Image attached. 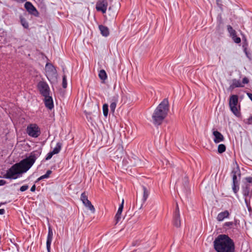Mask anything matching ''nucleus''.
I'll return each mask as SVG.
<instances>
[{
	"label": "nucleus",
	"instance_id": "nucleus-1",
	"mask_svg": "<svg viewBox=\"0 0 252 252\" xmlns=\"http://www.w3.org/2000/svg\"><path fill=\"white\" fill-rule=\"evenodd\" d=\"M40 150L32 152L28 158L12 165L7 171L4 177L7 179H16L17 175L26 172L33 164L36 159L41 154Z\"/></svg>",
	"mask_w": 252,
	"mask_h": 252
},
{
	"label": "nucleus",
	"instance_id": "nucleus-2",
	"mask_svg": "<svg viewBox=\"0 0 252 252\" xmlns=\"http://www.w3.org/2000/svg\"><path fill=\"white\" fill-rule=\"evenodd\" d=\"M214 247L217 252H235L233 240L225 234H220L215 239Z\"/></svg>",
	"mask_w": 252,
	"mask_h": 252
},
{
	"label": "nucleus",
	"instance_id": "nucleus-3",
	"mask_svg": "<svg viewBox=\"0 0 252 252\" xmlns=\"http://www.w3.org/2000/svg\"><path fill=\"white\" fill-rule=\"evenodd\" d=\"M169 111V104L167 99L165 98L158 106L152 115L153 123L159 126L166 118Z\"/></svg>",
	"mask_w": 252,
	"mask_h": 252
},
{
	"label": "nucleus",
	"instance_id": "nucleus-4",
	"mask_svg": "<svg viewBox=\"0 0 252 252\" xmlns=\"http://www.w3.org/2000/svg\"><path fill=\"white\" fill-rule=\"evenodd\" d=\"M229 106L231 112L236 116L240 115V106L238 105V96L232 94L230 96L229 100Z\"/></svg>",
	"mask_w": 252,
	"mask_h": 252
},
{
	"label": "nucleus",
	"instance_id": "nucleus-5",
	"mask_svg": "<svg viewBox=\"0 0 252 252\" xmlns=\"http://www.w3.org/2000/svg\"><path fill=\"white\" fill-rule=\"evenodd\" d=\"M37 88L40 94L43 96H47L48 94H50V88L45 81H39L37 85Z\"/></svg>",
	"mask_w": 252,
	"mask_h": 252
},
{
	"label": "nucleus",
	"instance_id": "nucleus-6",
	"mask_svg": "<svg viewBox=\"0 0 252 252\" xmlns=\"http://www.w3.org/2000/svg\"><path fill=\"white\" fill-rule=\"evenodd\" d=\"M27 132L29 135L34 138L39 136L41 133L40 128L36 124H31L28 126Z\"/></svg>",
	"mask_w": 252,
	"mask_h": 252
},
{
	"label": "nucleus",
	"instance_id": "nucleus-7",
	"mask_svg": "<svg viewBox=\"0 0 252 252\" xmlns=\"http://www.w3.org/2000/svg\"><path fill=\"white\" fill-rule=\"evenodd\" d=\"M108 6L107 0H99L96 4V9L97 11H101L102 13H105Z\"/></svg>",
	"mask_w": 252,
	"mask_h": 252
},
{
	"label": "nucleus",
	"instance_id": "nucleus-8",
	"mask_svg": "<svg viewBox=\"0 0 252 252\" xmlns=\"http://www.w3.org/2000/svg\"><path fill=\"white\" fill-rule=\"evenodd\" d=\"M173 224L176 227H179L181 226L179 208L177 203L176 204V208L173 214Z\"/></svg>",
	"mask_w": 252,
	"mask_h": 252
},
{
	"label": "nucleus",
	"instance_id": "nucleus-9",
	"mask_svg": "<svg viewBox=\"0 0 252 252\" xmlns=\"http://www.w3.org/2000/svg\"><path fill=\"white\" fill-rule=\"evenodd\" d=\"M25 7L31 14H32L36 17L38 16L39 13L38 11L31 2L29 1L26 2L25 3Z\"/></svg>",
	"mask_w": 252,
	"mask_h": 252
},
{
	"label": "nucleus",
	"instance_id": "nucleus-10",
	"mask_svg": "<svg viewBox=\"0 0 252 252\" xmlns=\"http://www.w3.org/2000/svg\"><path fill=\"white\" fill-rule=\"evenodd\" d=\"M53 231L51 227L48 228V233L46 241V247L48 252H50L51 244L53 239Z\"/></svg>",
	"mask_w": 252,
	"mask_h": 252
},
{
	"label": "nucleus",
	"instance_id": "nucleus-11",
	"mask_svg": "<svg viewBox=\"0 0 252 252\" xmlns=\"http://www.w3.org/2000/svg\"><path fill=\"white\" fill-rule=\"evenodd\" d=\"M44 97V103L45 106L50 110H51L54 107V104L52 97L48 94L47 96Z\"/></svg>",
	"mask_w": 252,
	"mask_h": 252
},
{
	"label": "nucleus",
	"instance_id": "nucleus-12",
	"mask_svg": "<svg viewBox=\"0 0 252 252\" xmlns=\"http://www.w3.org/2000/svg\"><path fill=\"white\" fill-rule=\"evenodd\" d=\"M119 96L118 95H115L112 96L110 100V111L112 113H114L117 104L118 102Z\"/></svg>",
	"mask_w": 252,
	"mask_h": 252
},
{
	"label": "nucleus",
	"instance_id": "nucleus-13",
	"mask_svg": "<svg viewBox=\"0 0 252 252\" xmlns=\"http://www.w3.org/2000/svg\"><path fill=\"white\" fill-rule=\"evenodd\" d=\"M213 134L215 137L214 141L216 143H220L224 140V137L222 134L218 130H214Z\"/></svg>",
	"mask_w": 252,
	"mask_h": 252
},
{
	"label": "nucleus",
	"instance_id": "nucleus-14",
	"mask_svg": "<svg viewBox=\"0 0 252 252\" xmlns=\"http://www.w3.org/2000/svg\"><path fill=\"white\" fill-rule=\"evenodd\" d=\"M233 179V184H238V180H237V176L240 178V171L238 167L236 169H233L231 172Z\"/></svg>",
	"mask_w": 252,
	"mask_h": 252
},
{
	"label": "nucleus",
	"instance_id": "nucleus-15",
	"mask_svg": "<svg viewBox=\"0 0 252 252\" xmlns=\"http://www.w3.org/2000/svg\"><path fill=\"white\" fill-rule=\"evenodd\" d=\"M46 71L50 75H55L56 74V70L52 63H47L45 66Z\"/></svg>",
	"mask_w": 252,
	"mask_h": 252
},
{
	"label": "nucleus",
	"instance_id": "nucleus-16",
	"mask_svg": "<svg viewBox=\"0 0 252 252\" xmlns=\"http://www.w3.org/2000/svg\"><path fill=\"white\" fill-rule=\"evenodd\" d=\"M124 200L123 199L122 202L120 205L118 210L115 216L116 223H117L121 220V216L124 208Z\"/></svg>",
	"mask_w": 252,
	"mask_h": 252
},
{
	"label": "nucleus",
	"instance_id": "nucleus-17",
	"mask_svg": "<svg viewBox=\"0 0 252 252\" xmlns=\"http://www.w3.org/2000/svg\"><path fill=\"white\" fill-rule=\"evenodd\" d=\"M229 213L227 210H225L223 212L220 213L217 217V219L218 221H220L223 220L225 218L229 217Z\"/></svg>",
	"mask_w": 252,
	"mask_h": 252
},
{
	"label": "nucleus",
	"instance_id": "nucleus-18",
	"mask_svg": "<svg viewBox=\"0 0 252 252\" xmlns=\"http://www.w3.org/2000/svg\"><path fill=\"white\" fill-rule=\"evenodd\" d=\"M98 28L101 34L103 36L106 37L109 35V30L107 27L101 25H99Z\"/></svg>",
	"mask_w": 252,
	"mask_h": 252
},
{
	"label": "nucleus",
	"instance_id": "nucleus-19",
	"mask_svg": "<svg viewBox=\"0 0 252 252\" xmlns=\"http://www.w3.org/2000/svg\"><path fill=\"white\" fill-rule=\"evenodd\" d=\"M83 204L91 211L92 213H94L95 209L94 206L92 204L91 201L88 199L83 202Z\"/></svg>",
	"mask_w": 252,
	"mask_h": 252
},
{
	"label": "nucleus",
	"instance_id": "nucleus-20",
	"mask_svg": "<svg viewBox=\"0 0 252 252\" xmlns=\"http://www.w3.org/2000/svg\"><path fill=\"white\" fill-rule=\"evenodd\" d=\"M142 189L143 190L142 200L143 202H145L146 201L147 198L148 197V196L149 195V191L148 190V189L145 186H142Z\"/></svg>",
	"mask_w": 252,
	"mask_h": 252
},
{
	"label": "nucleus",
	"instance_id": "nucleus-21",
	"mask_svg": "<svg viewBox=\"0 0 252 252\" xmlns=\"http://www.w3.org/2000/svg\"><path fill=\"white\" fill-rule=\"evenodd\" d=\"M235 88L243 87L244 85L242 84L240 80L234 79L232 80V84Z\"/></svg>",
	"mask_w": 252,
	"mask_h": 252
},
{
	"label": "nucleus",
	"instance_id": "nucleus-22",
	"mask_svg": "<svg viewBox=\"0 0 252 252\" xmlns=\"http://www.w3.org/2000/svg\"><path fill=\"white\" fill-rule=\"evenodd\" d=\"M98 76L99 78L103 81L105 80L107 77L105 71L103 69L99 71Z\"/></svg>",
	"mask_w": 252,
	"mask_h": 252
},
{
	"label": "nucleus",
	"instance_id": "nucleus-23",
	"mask_svg": "<svg viewBox=\"0 0 252 252\" xmlns=\"http://www.w3.org/2000/svg\"><path fill=\"white\" fill-rule=\"evenodd\" d=\"M62 146V144L61 143H60V142L57 143L56 147L54 148L53 150L52 151L53 152V153L54 155L58 154L61 150Z\"/></svg>",
	"mask_w": 252,
	"mask_h": 252
},
{
	"label": "nucleus",
	"instance_id": "nucleus-24",
	"mask_svg": "<svg viewBox=\"0 0 252 252\" xmlns=\"http://www.w3.org/2000/svg\"><path fill=\"white\" fill-rule=\"evenodd\" d=\"M20 19L21 25L25 29H28L29 28V24L27 21L26 19L25 18H24L22 16H20Z\"/></svg>",
	"mask_w": 252,
	"mask_h": 252
},
{
	"label": "nucleus",
	"instance_id": "nucleus-25",
	"mask_svg": "<svg viewBox=\"0 0 252 252\" xmlns=\"http://www.w3.org/2000/svg\"><path fill=\"white\" fill-rule=\"evenodd\" d=\"M227 29L228 32L230 33V35L231 37L236 34V31L233 29V28L230 25H228L227 26Z\"/></svg>",
	"mask_w": 252,
	"mask_h": 252
},
{
	"label": "nucleus",
	"instance_id": "nucleus-26",
	"mask_svg": "<svg viewBox=\"0 0 252 252\" xmlns=\"http://www.w3.org/2000/svg\"><path fill=\"white\" fill-rule=\"evenodd\" d=\"M225 150H226V147L224 144H221L219 145L218 148V151L219 153L222 154L223 152H224L225 151Z\"/></svg>",
	"mask_w": 252,
	"mask_h": 252
},
{
	"label": "nucleus",
	"instance_id": "nucleus-27",
	"mask_svg": "<svg viewBox=\"0 0 252 252\" xmlns=\"http://www.w3.org/2000/svg\"><path fill=\"white\" fill-rule=\"evenodd\" d=\"M103 113L105 117H107L108 113V105L107 104H104L102 107Z\"/></svg>",
	"mask_w": 252,
	"mask_h": 252
},
{
	"label": "nucleus",
	"instance_id": "nucleus-28",
	"mask_svg": "<svg viewBox=\"0 0 252 252\" xmlns=\"http://www.w3.org/2000/svg\"><path fill=\"white\" fill-rule=\"evenodd\" d=\"M234 223L232 221H228L226 222L224 225L223 227L226 228H231L233 226Z\"/></svg>",
	"mask_w": 252,
	"mask_h": 252
},
{
	"label": "nucleus",
	"instance_id": "nucleus-29",
	"mask_svg": "<svg viewBox=\"0 0 252 252\" xmlns=\"http://www.w3.org/2000/svg\"><path fill=\"white\" fill-rule=\"evenodd\" d=\"M232 38L233 39V41L236 43H239L241 42V38L239 37H237L236 34L232 36Z\"/></svg>",
	"mask_w": 252,
	"mask_h": 252
},
{
	"label": "nucleus",
	"instance_id": "nucleus-30",
	"mask_svg": "<svg viewBox=\"0 0 252 252\" xmlns=\"http://www.w3.org/2000/svg\"><path fill=\"white\" fill-rule=\"evenodd\" d=\"M63 87V88H66L67 87V80L65 75H63V84H62Z\"/></svg>",
	"mask_w": 252,
	"mask_h": 252
},
{
	"label": "nucleus",
	"instance_id": "nucleus-31",
	"mask_svg": "<svg viewBox=\"0 0 252 252\" xmlns=\"http://www.w3.org/2000/svg\"><path fill=\"white\" fill-rule=\"evenodd\" d=\"M87 199H88V196L86 193L85 192H84L81 195V200L82 201V202H83Z\"/></svg>",
	"mask_w": 252,
	"mask_h": 252
},
{
	"label": "nucleus",
	"instance_id": "nucleus-32",
	"mask_svg": "<svg viewBox=\"0 0 252 252\" xmlns=\"http://www.w3.org/2000/svg\"><path fill=\"white\" fill-rule=\"evenodd\" d=\"M239 185L238 184H233L232 189L234 193H237L239 190Z\"/></svg>",
	"mask_w": 252,
	"mask_h": 252
},
{
	"label": "nucleus",
	"instance_id": "nucleus-33",
	"mask_svg": "<svg viewBox=\"0 0 252 252\" xmlns=\"http://www.w3.org/2000/svg\"><path fill=\"white\" fill-rule=\"evenodd\" d=\"M29 188V186L26 185H24L23 186H22L20 189V190L22 192H23V191H26L27 189H28Z\"/></svg>",
	"mask_w": 252,
	"mask_h": 252
},
{
	"label": "nucleus",
	"instance_id": "nucleus-34",
	"mask_svg": "<svg viewBox=\"0 0 252 252\" xmlns=\"http://www.w3.org/2000/svg\"><path fill=\"white\" fill-rule=\"evenodd\" d=\"M54 154L53 153V152L51 151L50 152H49L46 157V160H49L50 159V158H51L52 157V156L54 155Z\"/></svg>",
	"mask_w": 252,
	"mask_h": 252
},
{
	"label": "nucleus",
	"instance_id": "nucleus-35",
	"mask_svg": "<svg viewBox=\"0 0 252 252\" xmlns=\"http://www.w3.org/2000/svg\"><path fill=\"white\" fill-rule=\"evenodd\" d=\"M48 176L46 175V174H44L41 176H40L39 178H38L37 180L35 181V183H37V182L41 180H43L44 179H45V178H48Z\"/></svg>",
	"mask_w": 252,
	"mask_h": 252
},
{
	"label": "nucleus",
	"instance_id": "nucleus-36",
	"mask_svg": "<svg viewBox=\"0 0 252 252\" xmlns=\"http://www.w3.org/2000/svg\"><path fill=\"white\" fill-rule=\"evenodd\" d=\"M85 113L86 117L88 119V120L89 121L92 120V118L91 116V113L87 112L86 111H85Z\"/></svg>",
	"mask_w": 252,
	"mask_h": 252
},
{
	"label": "nucleus",
	"instance_id": "nucleus-37",
	"mask_svg": "<svg viewBox=\"0 0 252 252\" xmlns=\"http://www.w3.org/2000/svg\"><path fill=\"white\" fill-rule=\"evenodd\" d=\"M246 122L247 124L251 125L252 124V116H250L247 120Z\"/></svg>",
	"mask_w": 252,
	"mask_h": 252
},
{
	"label": "nucleus",
	"instance_id": "nucleus-38",
	"mask_svg": "<svg viewBox=\"0 0 252 252\" xmlns=\"http://www.w3.org/2000/svg\"><path fill=\"white\" fill-rule=\"evenodd\" d=\"M249 83V79L247 77H244L242 80V83L243 84H248Z\"/></svg>",
	"mask_w": 252,
	"mask_h": 252
},
{
	"label": "nucleus",
	"instance_id": "nucleus-39",
	"mask_svg": "<svg viewBox=\"0 0 252 252\" xmlns=\"http://www.w3.org/2000/svg\"><path fill=\"white\" fill-rule=\"evenodd\" d=\"M246 180L247 182L249 183H252V177H249L246 178Z\"/></svg>",
	"mask_w": 252,
	"mask_h": 252
},
{
	"label": "nucleus",
	"instance_id": "nucleus-40",
	"mask_svg": "<svg viewBox=\"0 0 252 252\" xmlns=\"http://www.w3.org/2000/svg\"><path fill=\"white\" fill-rule=\"evenodd\" d=\"M235 88V87L232 85V84H231L229 88H228V90L229 91H233L234 89Z\"/></svg>",
	"mask_w": 252,
	"mask_h": 252
},
{
	"label": "nucleus",
	"instance_id": "nucleus-41",
	"mask_svg": "<svg viewBox=\"0 0 252 252\" xmlns=\"http://www.w3.org/2000/svg\"><path fill=\"white\" fill-rule=\"evenodd\" d=\"M249 190L247 189H245L244 190V195L245 196H248L249 195Z\"/></svg>",
	"mask_w": 252,
	"mask_h": 252
},
{
	"label": "nucleus",
	"instance_id": "nucleus-42",
	"mask_svg": "<svg viewBox=\"0 0 252 252\" xmlns=\"http://www.w3.org/2000/svg\"><path fill=\"white\" fill-rule=\"evenodd\" d=\"M6 184V181L3 180H0V186H3Z\"/></svg>",
	"mask_w": 252,
	"mask_h": 252
},
{
	"label": "nucleus",
	"instance_id": "nucleus-43",
	"mask_svg": "<svg viewBox=\"0 0 252 252\" xmlns=\"http://www.w3.org/2000/svg\"><path fill=\"white\" fill-rule=\"evenodd\" d=\"M140 243V242L138 240H136V241H134L132 243V245L133 246H136V245H138Z\"/></svg>",
	"mask_w": 252,
	"mask_h": 252
},
{
	"label": "nucleus",
	"instance_id": "nucleus-44",
	"mask_svg": "<svg viewBox=\"0 0 252 252\" xmlns=\"http://www.w3.org/2000/svg\"><path fill=\"white\" fill-rule=\"evenodd\" d=\"M52 173V171L50 170H48L47 171L46 173V175L48 176V177H49L50 175Z\"/></svg>",
	"mask_w": 252,
	"mask_h": 252
},
{
	"label": "nucleus",
	"instance_id": "nucleus-45",
	"mask_svg": "<svg viewBox=\"0 0 252 252\" xmlns=\"http://www.w3.org/2000/svg\"><path fill=\"white\" fill-rule=\"evenodd\" d=\"M35 189H36V187H35V185H33L31 189V191H32V192H34L35 191Z\"/></svg>",
	"mask_w": 252,
	"mask_h": 252
},
{
	"label": "nucleus",
	"instance_id": "nucleus-46",
	"mask_svg": "<svg viewBox=\"0 0 252 252\" xmlns=\"http://www.w3.org/2000/svg\"><path fill=\"white\" fill-rule=\"evenodd\" d=\"M5 213V210L3 209H0V215H3Z\"/></svg>",
	"mask_w": 252,
	"mask_h": 252
},
{
	"label": "nucleus",
	"instance_id": "nucleus-47",
	"mask_svg": "<svg viewBox=\"0 0 252 252\" xmlns=\"http://www.w3.org/2000/svg\"><path fill=\"white\" fill-rule=\"evenodd\" d=\"M247 95L250 98V99L252 101V94L247 93Z\"/></svg>",
	"mask_w": 252,
	"mask_h": 252
},
{
	"label": "nucleus",
	"instance_id": "nucleus-48",
	"mask_svg": "<svg viewBox=\"0 0 252 252\" xmlns=\"http://www.w3.org/2000/svg\"><path fill=\"white\" fill-rule=\"evenodd\" d=\"M14 0L17 2H19V3L21 2L22 3V2H24L26 1L27 0Z\"/></svg>",
	"mask_w": 252,
	"mask_h": 252
},
{
	"label": "nucleus",
	"instance_id": "nucleus-49",
	"mask_svg": "<svg viewBox=\"0 0 252 252\" xmlns=\"http://www.w3.org/2000/svg\"><path fill=\"white\" fill-rule=\"evenodd\" d=\"M244 52H245V53H246V54L247 56L248 57H249V56H248V53H247V48H245L244 49Z\"/></svg>",
	"mask_w": 252,
	"mask_h": 252
},
{
	"label": "nucleus",
	"instance_id": "nucleus-50",
	"mask_svg": "<svg viewBox=\"0 0 252 252\" xmlns=\"http://www.w3.org/2000/svg\"><path fill=\"white\" fill-rule=\"evenodd\" d=\"M138 165V163H135V164H134V165Z\"/></svg>",
	"mask_w": 252,
	"mask_h": 252
},
{
	"label": "nucleus",
	"instance_id": "nucleus-51",
	"mask_svg": "<svg viewBox=\"0 0 252 252\" xmlns=\"http://www.w3.org/2000/svg\"><path fill=\"white\" fill-rule=\"evenodd\" d=\"M111 7H110L109 8V10H111Z\"/></svg>",
	"mask_w": 252,
	"mask_h": 252
},
{
	"label": "nucleus",
	"instance_id": "nucleus-52",
	"mask_svg": "<svg viewBox=\"0 0 252 252\" xmlns=\"http://www.w3.org/2000/svg\"><path fill=\"white\" fill-rule=\"evenodd\" d=\"M217 0V2H219L220 1V0Z\"/></svg>",
	"mask_w": 252,
	"mask_h": 252
},
{
	"label": "nucleus",
	"instance_id": "nucleus-53",
	"mask_svg": "<svg viewBox=\"0 0 252 252\" xmlns=\"http://www.w3.org/2000/svg\"><path fill=\"white\" fill-rule=\"evenodd\" d=\"M83 252H85V250H84Z\"/></svg>",
	"mask_w": 252,
	"mask_h": 252
}]
</instances>
